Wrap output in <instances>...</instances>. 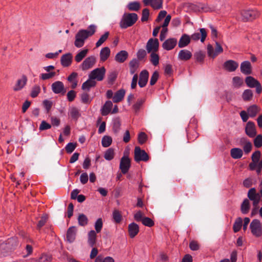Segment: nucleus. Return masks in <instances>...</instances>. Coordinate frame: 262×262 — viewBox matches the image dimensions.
<instances>
[{"label": "nucleus", "mask_w": 262, "mask_h": 262, "mask_svg": "<svg viewBox=\"0 0 262 262\" xmlns=\"http://www.w3.org/2000/svg\"><path fill=\"white\" fill-rule=\"evenodd\" d=\"M261 156V152L259 150H256L254 151L251 156V159L252 161L255 162V163H258L259 161V159Z\"/></svg>", "instance_id": "obj_64"}, {"label": "nucleus", "mask_w": 262, "mask_h": 262, "mask_svg": "<svg viewBox=\"0 0 262 262\" xmlns=\"http://www.w3.org/2000/svg\"><path fill=\"white\" fill-rule=\"evenodd\" d=\"M238 67V62L231 59L226 61L223 65L224 69L229 72L235 71Z\"/></svg>", "instance_id": "obj_14"}, {"label": "nucleus", "mask_w": 262, "mask_h": 262, "mask_svg": "<svg viewBox=\"0 0 262 262\" xmlns=\"http://www.w3.org/2000/svg\"><path fill=\"white\" fill-rule=\"evenodd\" d=\"M192 56V53L190 51L187 50H181L178 55V58L181 60L187 61L191 58Z\"/></svg>", "instance_id": "obj_33"}, {"label": "nucleus", "mask_w": 262, "mask_h": 262, "mask_svg": "<svg viewBox=\"0 0 262 262\" xmlns=\"http://www.w3.org/2000/svg\"><path fill=\"white\" fill-rule=\"evenodd\" d=\"M249 199L253 201V205L254 207H257L260 201V195L259 193L256 192L255 188H250L247 194Z\"/></svg>", "instance_id": "obj_9"}, {"label": "nucleus", "mask_w": 262, "mask_h": 262, "mask_svg": "<svg viewBox=\"0 0 262 262\" xmlns=\"http://www.w3.org/2000/svg\"><path fill=\"white\" fill-rule=\"evenodd\" d=\"M241 72L245 75H249L252 73V67L249 61L246 60L242 62L240 67Z\"/></svg>", "instance_id": "obj_19"}, {"label": "nucleus", "mask_w": 262, "mask_h": 262, "mask_svg": "<svg viewBox=\"0 0 262 262\" xmlns=\"http://www.w3.org/2000/svg\"><path fill=\"white\" fill-rule=\"evenodd\" d=\"M96 58L92 55L86 58L80 65V69L82 71H85L92 68L96 63Z\"/></svg>", "instance_id": "obj_12"}, {"label": "nucleus", "mask_w": 262, "mask_h": 262, "mask_svg": "<svg viewBox=\"0 0 262 262\" xmlns=\"http://www.w3.org/2000/svg\"><path fill=\"white\" fill-rule=\"evenodd\" d=\"M97 27L95 25H90L87 29L79 30L75 35L74 45L77 48L84 46L85 40L93 35L96 31Z\"/></svg>", "instance_id": "obj_1"}, {"label": "nucleus", "mask_w": 262, "mask_h": 262, "mask_svg": "<svg viewBox=\"0 0 262 262\" xmlns=\"http://www.w3.org/2000/svg\"><path fill=\"white\" fill-rule=\"evenodd\" d=\"M134 160L136 162H146L149 160V156L144 150L139 146H136L134 151Z\"/></svg>", "instance_id": "obj_8"}, {"label": "nucleus", "mask_w": 262, "mask_h": 262, "mask_svg": "<svg viewBox=\"0 0 262 262\" xmlns=\"http://www.w3.org/2000/svg\"><path fill=\"white\" fill-rule=\"evenodd\" d=\"M207 36V32L205 28L200 29V32H195L191 35V39L194 41H198L200 39L201 41L203 42Z\"/></svg>", "instance_id": "obj_18"}, {"label": "nucleus", "mask_w": 262, "mask_h": 262, "mask_svg": "<svg viewBox=\"0 0 262 262\" xmlns=\"http://www.w3.org/2000/svg\"><path fill=\"white\" fill-rule=\"evenodd\" d=\"M128 57V52L125 50H121L116 54L115 60L118 63H123L127 59Z\"/></svg>", "instance_id": "obj_23"}, {"label": "nucleus", "mask_w": 262, "mask_h": 262, "mask_svg": "<svg viewBox=\"0 0 262 262\" xmlns=\"http://www.w3.org/2000/svg\"><path fill=\"white\" fill-rule=\"evenodd\" d=\"M118 72L116 71H113L109 73L108 74V83L113 84L117 78Z\"/></svg>", "instance_id": "obj_46"}, {"label": "nucleus", "mask_w": 262, "mask_h": 262, "mask_svg": "<svg viewBox=\"0 0 262 262\" xmlns=\"http://www.w3.org/2000/svg\"><path fill=\"white\" fill-rule=\"evenodd\" d=\"M215 47L214 48V58L223 52V48L220 43L215 41Z\"/></svg>", "instance_id": "obj_53"}, {"label": "nucleus", "mask_w": 262, "mask_h": 262, "mask_svg": "<svg viewBox=\"0 0 262 262\" xmlns=\"http://www.w3.org/2000/svg\"><path fill=\"white\" fill-rule=\"evenodd\" d=\"M55 72H48V73H42L40 74L39 77L42 80H45L53 78L56 75Z\"/></svg>", "instance_id": "obj_61"}, {"label": "nucleus", "mask_w": 262, "mask_h": 262, "mask_svg": "<svg viewBox=\"0 0 262 262\" xmlns=\"http://www.w3.org/2000/svg\"><path fill=\"white\" fill-rule=\"evenodd\" d=\"M138 20V15L134 13H124L119 23L121 29H126L134 25Z\"/></svg>", "instance_id": "obj_3"}, {"label": "nucleus", "mask_w": 262, "mask_h": 262, "mask_svg": "<svg viewBox=\"0 0 262 262\" xmlns=\"http://www.w3.org/2000/svg\"><path fill=\"white\" fill-rule=\"evenodd\" d=\"M68 115L72 119L76 121L81 116V114L80 113L79 110L78 108L75 106H73L69 108Z\"/></svg>", "instance_id": "obj_28"}, {"label": "nucleus", "mask_w": 262, "mask_h": 262, "mask_svg": "<svg viewBox=\"0 0 262 262\" xmlns=\"http://www.w3.org/2000/svg\"><path fill=\"white\" fill-rule=\"evenodd\" d=\"M147 52L145 50L143 49H139L136 54L137 59L138 61H142L147 55Z\"/></svg>", "instance_id": "obj_57"}, {"label": "nucleus", "mask_w": 262, "mask_h": 262, "mask_svg": "<svg viewBox=\"0 0 262 262\" xmlns=\"http://www.w3.org/2000/svg\"><path fill=\"white\" fill-rule=\"evenodd\" d=\"M72 55L69 53L63 55L61 57V64L63 67H68L71 64L72 60Z\"/></svg>", "instance_id": "obj_25"}, {"label": "nucleus", "mask_w": 262, "mask_h": 262, "mask_svg": "<svg viewBox=\"0 0 262 262\" xmlns=\"http://www.w3.org/2000/svg\"><path fill=\"white\" fill-rule=\"evenodd\" d=\"M147 140V135L144 132H141L139 134L138 141L139 144H143L145 143Z\"/></svg>", "instance_id": "obj_62"}, {"label": "nucleus", "mask_w": 262, "mask_h": 262, "mask_svg": "<svg viewBox=\"0 0 262 262\" xmlns=\"http://www.w3.org/2000/svg\"><path fill=\"white\" fill-rule=\"evenodd\" d=\"M15 239L9 238L6 243H2L0 244V256H6L9 251L12 249V248L10 247V244L12 243Z\"/></svg>", "instance_id": "obj_13"}, {"label": "nucleus", "mask_w": 262, "mask_h": 262, "mask_svg": "<svg viewBox=\"0 0 262 262\" xmlns=\"http://www.w3.org/2000/svg\"><path fill=\"white\" fill-rule=\"evenodd\" d=\"M129 72L131 75L135 74L139 67V61L136 58H134L129 63Z\"/></svg>", "instance_id": "obj_29"}, {"label": "nucleus", "mask_w": 262, "mask_h": 262, "mask_svg": "<svg viewBox=\"0 0 262 262\" xmlns=\"http://www.w3.org/2000/svg\"><path fill=\"white\" fill-rule=\"evenodd\" d=\"M111 50L107 47L101 49L100 52V61L104 62L106 61L110 56Z\"/></svg>", "instance_id": "obj_32"}, {"label": "nucleus", "mask_w": 262, "mask_h": 262, "mask_svg": "<svg viewBox=\"0 0 262 262\" xmlns=\"http://www.w3.org/2000/svg\"><path fill=\"white\" fill-rule=\"evenodd\" d=\"M177 40L176 38H171L166 39L162 45L164 49L169 51L173 49L176 46Z\"/></svg>", "instance_id": "obj_21"}, {"label": "nucleus", "mask_w": 262, "mask_h": 262, "mask_svg": "<svg viewBox=\"0 0 262 262\" xmlns=\"http://www.w3.org/2000/svg\"><path fill=\"white\" fill-rule=\"evenodd\" d=\"M145 98L138 99L136 102L133 105V108L136 113L139 111L140 108L145 102Z\"/></svg>", "instance_id": "obj_50"}, {"label": "nucleus", "mask_w": 262, "mask_h": 262, "mask_svg": "<svg viewBox=\"0 0 262 262\" xmlns=\"http://www.w3.org/2000/svg\"><path fill=\"white\" fill-rule=\"evenodd\" d=\"M190 42V38L189 35L184 34L180 38L178 46L179 48H184L187 46Z\"/></svg>", "instance_id": "obj_34"}, {"label": "nucleus", "mask_w": 262, "mask_h": 262, "mask_svg": "<svg viewBox=\"0 0 262 262\" xmlns=\"http://www.w3.org/2000/svg\"><path fill=\"white\" fill-rule=\"evenodd\" d=\"M242 20L244 21H252L259 16V12L255 9L242 10L241 13Z\"/></svg>", "instance_id": "obj_4"}, {"label": "nucleus", "mask_w": 262, "mask_h": 262, "mask_svg": "<svg viewBox=\"0 0 262 262\" xmlns=\"http://www.w3.org/2000/svg\"><path fill=\"white\" fill-rule=\"evenodd\" d=\"M128 231L130 237L134 238L139 233V226L135 223H132L128 225Z\"/></svg>", "instance_id": "obj_24"}, {"label": "nucleus", "mask_w": 262, "mask_h": 262, "mask_svg": "<svg viewBox=\"0 0 262 262\" xmlns=\"http://www.w3.org/2000/svg\"><path fill=\"white\" fill-rule=\"evenodd\" d=\"M243 225V220L241 217H237L233 225V230L234 233L238 232Z\"/></svg>", "instance_id": "obj_41"}, {"label": "nucleus", "mask_w": 262, "mask_h": 262, "mask_svg": "<svg viewBox=\"0 0 262 262\" xmlns=\"http://www.w3.org/2000/svg\"><path fill=\"white\" fill-rule=\"evenodd\" d=\"M242 98L244 101H251L253 97L252 91L250 89L245 90L242 94Z\"/></svg>", "instance_id": "obj_39"}, {"label": "nucleus", "mask_w": 262, "mask_h": 262, "mask_svg": "<svg viewBox=\"0 0 262 262\" xmlns=\"http://www.w3.org/2000/svg\"><path fill=\"white\" fill-rule=\"evenodd\" d=\"M27 77L26 75H23L20 79L17 80V82L13 87L14 91H18L21 90L26 84L27 82Z\"/></svg>", "instance_id": "obj_22"}, {"label": "nucleus", "mask_w": 262, "mask_h": 262, "mask_svg": "<svg viewBox=\"0 0 262 262\" xmlns=\"http://www.w3.org/2000/svg\"><path fill=\"white\" fill-rule=\"evenodd\" d=\"M112 216L114 222L117 224L120 223L122 219L121 212L117 209L113 211Z\"/></svg>", "instance_id": "obj_44"}, {"label": "nucleus", "mask_w": 262, "mask_h": 262, "mask_svg": "<svg viewBox=\"0 0 262 262\" xmlns=\"http://www.w3.org/2000/svg\"><path fill=\"white\" fill-rule=\"evenodd\" d=\"M96 232L94 230H91L88 233V242L90 246L93 247L96 242Z\"/></svg>", "instance_id": "obj_35"}, {"label": "nucleus", "mask_w": 262, "mask_h": 262, "mask_svg": "<svg viewBox=\"0 0 262 262\" xmlns=\"http://www.w3.org/2000/svg\"><path fill=\"white\" fill-rule=\"evenodd\" d=\"M244 84V80L239 76H234L232 78V85L234 88H239Z\"/></svg>", "instance_id": "obj_42"}, {"label": "nucleus", "mask_w": 262, "mask_h": 262, "mask_svg": "<svg viewBox=\"0 0 262 262\" xmlns=\"http://www.w3.org/2000/svg\"><path fill=\"white\" fill-rule=\"evenodd\" d=\"M95 232L99 233L101 232L103 227V221L101 218L98 219L95 223L94 225Z\"/></svg>", "instance_id": "obj_55"}, {"label": "nucleus", "mask_w": 262, "mask_h": 262, "mask_svg": "<svg viewBox=\"0 0 262 262\" xmlns=\"http://www.w3.org/2000/svg\"><path fill=\"white\" fill-rule=\"evenodd\" d=\"M130 163V160L128 156H123L121 158L119 168L123 174H125L127 173L131 166Z\"/></svg>", "instance_id": "obj_10"}, {"label": "nucleus", "mask_w": 262, "mask_h": 262, "mask_svg": "<svg viewBox=\"0 0 262 262\" xmlns=\"http://www.w3.org/2000/svg\"><path fill=\"white\" fill-rule=\"evenodd\" d=\"M127 8L130 11H137L140 8V3L137 1L130 2L127 6Z\"/></svg>", "instance_id": "obj_47"}, {"label": "nucleus", "mask_w": 262, "mask_h": 262, "mask_svg": "<svg viewBox=\"0 0 262 262\" xmlns=\"http://www.w3.org/2000/svg\"><path fill=\"white\" fill-rule=\"evenodd\" d=\"M112 107V102L110 100L106 101L101 109V115L103 116L108 115L111 112Z\"/></svg>", "instance_id": "obj_27"}, {"label": "nucleus", "mask_w": 262, "mask_h": 262, "mask_svg": "<svg viewBox=\"0 0 262 262\" xmlns=\"http://www.w3.org/2000/svg\"><path fill=\"white\" fill-rule=\"evenodd\" d=\"M254 145L256 148H260L262 146V135H258L253 140Z\"/></svg>", "instance_id": "obj_58"}, {"label": "nucleus", "mask_w": 262, "mask_h": 262, "mask_svg": "<svg viewBox=\"0 0 262 262\" xmlns=\"http://www.w3.org/2000/svg\"><path fill=\"white\" fill-rule=\"evenodd\" d=\"M114 149L112 148H110L105 151L104 158L106 160L111 161L114 159Z\"/></svg>", "instance_id": "obj_45"}, {"label": "nucleus", "mask_w": 262, "mask_h": 262, "mask_svg": "<svg viewBox=\"0 0 262 262\" xmlns=\"http://www.w3.org/2000/svg\"><path fill=\"white\" fill-rule=\"evenodd\" d=\"M252 234L256 237L262 236V225L257 219L252 220L250 225Z\"/></svg>", "instance_id": "obj_7"}, {"label": "nucleus", "mask_w": 262, "mask_h": 262, "mask_svg": "<svg viewBox=\"0 0 262 262\" xmlns=\"http://www.w3.org/2000/svg\"><path fill=\"white\" fill-rule=\"evenodd\" d=\"M125 91L124 89H120L117 91L113 97V101L114 103H118L121 101L124 97Z\"/></svg>", "instance_id": "obj_31"}, {"label": "nucleus", "mask_w": 262, "mask_h": 262, "mask_svg": "<svg viewBox=\"0 0 262 262\" xmlns=\"http://www.w3.org/2000/svg\"><path fill=\"white\" fill-rule=\"evenodd\" d=\"M149 74L147 70H144L141 72L139 75L138 84L140 88L144 87L148 81Z\"/></svg>", "instance_id": "obj_20"}, {"label": "nucleus", "mask_w": 262, "mask_h": 262, "mask_svg": "<svg viewBox=\"0 0 262 262\" xmlns=\"http://www.w3.org/2000/svg\"><path fill=\"white\" fill-rule=\"evenodd\" d=\"M109 34V32H105L96 43V47L98 48L101 46L107 39Z\"/></svg>", "instance_id": "obj_49"}, {"label": "nucleus", "mask_w": 262, "mask_h": 262, "mask_svg": "<svg viewBox=\"0 0 262 262\" xmlns=\"http://www.w3.org/2000/svg\"><path fill=\"white\" fill-rule=\"evenodd\" d=\"M81 101L84 104H89L91 103L92 99L90 98V95L88 93H83L80 95Z\"/></svg>", "instance_id": "obj_56"}, {"label": "nucleus", "mask_w": 262, "mask_h": 262, "mask_svg": "<svg viewBox=\"0 0 262 262\" xmlns=\"http://www.w3.org/2000/svg\"><path fill=\"white\" fill-rule=\"evenodd\" d=\"M121 122L119 118H116L113 122V132L117 134L120 130Z\"/></svg>", "instance_id": "obj_51"}, {"label": "nucleus", "mask_w": 262, "mask_h": 262, "mask_svg": "<svg viewBox=\"0 0 262 262\" xmlns=\"http://www.w3.org/2000/svg\"><path fill=\"white\" fill-rule=\"evenodd\" d=\"M77 146L76 143L70 142L67 144L65 147L66 151L68 154H71Z\"/></svg>", "instance_id": "obj_60"}, {"label": "nucleus", "mask_w": 262, "mask_h": 262, "mask_svg": "<svg viewBox=\"0 0 262 262\" xmlns=\"http://www.w3.org/2000/svg\"><path fill=\"white\" fill-rule=\"evenodd\" d=\"M245 133L250 138H254L256 136V127L253 122L250 121L247 122L245 127Z\"/></svg>", "instance_id": "obj_15"}, {"label": "nucleus", "mask_w": 262, "mask_h": 262, "mask_svg": "<svg viewBox=\"0 0 262 262\" xmlns=\"http://www.w3.org/2000/svg\"><path fill=\"white\" fill-rule=\"evenodd\" d=\"M159 42L157 38H151L147 41L146 45V49L148 53L152 52H158L159 50Z\"/></svg>", "instance_id": "obj_11"}, {"label": "nucleus", "mask_w": 262, "mask_h": 262, "mask_svg": "<svg viewBox=\"0 0 262 262\" xmlns=\"http://www.w3.org/2000/svg\"><path fill=\"white\" fill-rule=\"evenodd\" d=\"M40 92V88L39 85H35L33 87L30 96L32 98L36 97Z\"/></svg>", "instance_id": "obj_63"}, {"label": "nucleus", "mask_w": 262, "mask_h": 262, "mask_svg": "<svg viewBox=\"0 0 262 262\" xmlns=\"http://www.w3.org/2000/svg\"><path fill=\"white\" fill-rule=\"evenodd\" d=\"M205 55L202 51H199L194 54V57L195 61L198 62L202 63L203 62Z\"/></svg>", "instance_id": "obj_54"}, {"label": "nucleus", "mask_w": 262, "mask_h": 262, "mask_svg": "<svg viewBox=\"0 0 262 262\" xmlns=\"http://www.w3.org/2000/svg\"><path fill=\"white\" fill-rule=\"evenodd\" d=\"M150 61L154 66H157L159 63V56L157 52L150 53Z\"/></svg>", "instance_id": "obj_43"}, {"label": "nucleus", "mask_w": 262, "mask_h": 262, "mask_svg": "<svg viewBox=\"0 0 262 262\" xmlns=\"http://www.w3.org/2000/svg\"><path fill=\"white\" fill-rule=\"evenodd\" d=\"M247 86L250 88H256V92L259 94L262 92V86L260 83L251 76H248L245 79Z\"/></svg>", "instance_id": "obj_5"}, {"label": "nucleus", "mask_w": 262, "mask_h": 262, "mask_svg": "<svg viewBox=\"0 0 262 262\" xmlns=\"http://www.w3.org/2000/svg\"><path fill=\"white\" fill-rule=\"evenodd\" d=\"M260 109L259 107L256 104H253L250 106L247 109V112L249 117L253 118L256 116L257 114L259 112Z\"/></svg>", "instance_id": "obj_37"}, {"label": "nucleus", "mask_w": 262, "mask_h": 262, "mask_svg": "<svg viewBox=\"0 0 262 262\" xmlns=\"http://www.w3.org/2000/svg\"><path fill=\"white\" fill-rule=\"evenodd\" d=\"M163 0H143L144 6H150L155 10L163 8Z\"/></svg>", "instance_id": "obj_17"}, {"label": "nucleus", "mask_w": 262, "mask_h": 262, "mask_svg": "<svg viewBox=\"0 0 262 262\" xmlns=\"http://www.w3.org/2000/svg\"><path fill=\"white\" fill-rule=\"evenodd\" d=\"M51 89L54 94H64L66 92L63 83L60 81H56L51 85Z\"/></svg>", "instance_id": "obj_16"}, {"label": "nucleus", "mask_w": 262, "mask_h": 262, "mask_svg": "<svg viewBox=\"0 0 262 262\" xmlns=\"http://www.w3.org/2000/svg\"><path fill=\"white\" fill-rule=\"evenodd\" d=\"M106 70L104 67L92 70L89 75V78L93 80L102 81L105 76Z\"/></svg>", "instance_id": "obj_6"}, {"label": "nucleus", "mask_w": 262, "mask_h": 262, "mask_svg": "<svg viewBox=\"0 0 262 262\" xmlns=\"http://www.w3.org/2000/svg\"><path fill=\"white\" fill-rule=\"evenodd\" d=\"M142 223L145 226L151 227L154 226L155 223L152 220L148 217H144Z\"/></svg>", "instance_id": "obj_59"}, {"label": "nucleus", "mask_w": 262, "mask_h": 262, "mask_svg": "<svg viewBox=\"0 0 262 262\" xmlns=\"http://www.w3.org/2000/svg\"><path fill=\"white\" fill-rule=\"evenodd\" d=\"M77 229L75 226L70 227L67 232V239L69 243L74 241L76 237Z\"/></svg>", "instance_id": "obj_26"}, {"label": "nucleus", "mask_w": 262, "mask_h": 262, "mask_svg": "<svg viewBox=\"0 0 262 262\" xmlns=\"http://www.w3.org/2000/svg\"><path fill=\"white\" fill-rule=\"evenodd\" d=\"M250 203L247 199H244L241 204V211L244 214H247L250 210Z\"/></svg>", "instance_id": "obj_40"}, {"label": "nucleus", "mask_w": 262, "mask_h": 262, "mask_svg": "<svg viewBox=\"0 0 262 262\" xmlns=\"http://www.w3.org/2000/svg\"><path fill=\"white\" fill-rule=\"evenodd\" d=\"M88 52V49L80 50L75 56V60L78 63L80 62L86 56Z\"/></svg>", "instance_id": "obj_38"}, {"label": "nucleus", "mask_w": 262, "mask_h": 262, "mask_svg": "<svg viewBox=\"0 0 262 262\" xmlns=\"http://www.w3.org/2000/svg\"><path fill=\"white\" fill-rule=\"evenodd\" d=\"M198 128V120L195 117L191 118L187 128L186 129L188 140L192 141L199 137L196 131Z\"/></svg>", "instance_id": "obj_2"}, {"label": "nucleus", "mask_w": 262, "mask_h": 262, "mask_svg": "<svg viewBox=\"0 0 262 262\" xmlns=\"http://www.w3.org/2000/svg\"><path fill=\"white\" fill-rule=\"evenodd\" d=\"M78 224L81 226H85L88 223V219L84 214H80L78 217Z\"/></svg>", "instance_id": "obj_52"}, {"label": "nucleus", "mask_w": 262, "mask_h": 262, "mask_svg": "<svg viewBox=\"0 0 262 262\" xmlns=\"http://www.w3.org/2000/svg\"><path fill=\"white\" fill-rule=\"evenodd\" d=\"M112 143V138L109 136H104L102 138L101 144L104 147L110 146Z\"/></svg>", "instance_id": "obj_48"}, {"label": "nucleus", "mask_w": 262, "mask_h": 262, "mask_svg": "<svg viewBox=\"0 0 262 262\" xmlns=\"http://www.w3.org/2000/svg\"><path fill=\"white\" fill-rule=\"evenodd\" d=\"M243 155V151L239 148H233L230 150V155L234 159H238L242 158Z\"/></svg>", "instance_id": "obj_36"}, {"label": "nucleus", "mask_w": 262, "mask_h": 262, "mask_svg": "<svg viewBox=\"0 0 262 262\" xmlns=\"http://www.w3.org/2000/svg\"><path fill=\"white\" fill-rule=\"evenodd\" d=\"M96 84L97 83L95 80L89 78V79L83 83L81 89L84 91L89 92L91 88H94L96 85Z\"/></svg>", "instance_id": "obj_30"}]
</instances>
